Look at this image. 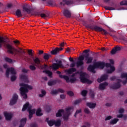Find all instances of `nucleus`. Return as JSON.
I'll return each mask as SVG.
<instances>
[{"label":"nucleus","instance_id":"49530a36","mask_svg":"<svg viewBox=\"0 0 127 127\" xmlns=\"http://www.w3.org/2000/svg\"><path fill=\"white\" fill-rule=\"evenodd\" d=\"M4 60L6 62H8V63H12V60H11V59H9V58L5 57Z\"/></svg>","mask_w":127,"mask_h":127},{"label":"nucleus","instance_id":"39448f33","mask_svg":"<svg viewBox=\"0 0 127 127\" xmlns=\"http://www.w3.org/2000/svg\"><path fill=\"white\" fill-rule=\"evenodd\" d=\"M32 108V106H29V103L27 102L24 105L23 108L22 109V112H24V111H26L28 109V112L29 114L31 115H33L36 111L35 109H31Z\"/></svg>","mask_w":127,"mask_h":127},{"label":"nucleus","instance_id":"0eeeda50","mask_svg":"<svg viewBox=\"0 0 127 127\" xmlns=\"http://www.w3.org/2000/svg\"><path fill=\"white\" fill-rule=\"evenodd\" d=\"M121 83H122V80L121 79H118V81L117 82L114 83L111 85V89H120V88L122 87V84H121Z\"/></svg>","mask_w":127,"mask_h":127},{"label":"nucleus","instance_id":"c9c22d12","mask_svg":"<svg viewBox=\"0 0 127 127\" xmlns=\"http://www.w3.org/2000/svg\"><path fill=\"white\" fill-rule=\"evenodd\" d=\"M41 17H42V18H44V17H48L49 16V13H43V12H41Z\"/></svg>","mask_w":127,"mask_h":127},{"label":"nucleus","instance_id":"ea45409f","mask_svg":"<svg viewBox=\"0 0 127 127\" xmlns=\"http://www.w3.org/2000/svg\"><path fill=\"white\" fill-rule=\"evenodd\" d=\"M41 94H42L39 95V97L40 98H43V97H44V96H45V95H46V91H45V90H42Z\"/></svg>","mask_w":127,"mask_h":127},{"label":"nucleus","instance_id":"20e7f679","mask_svg":"<svg viewBox=\"0 0 127 127\" xmlns=\"http://www.w3.org/2000/svg\"><path fill=\"white\" fill-rule=\"evenodd\" d=\"M10 72L12 75L11 76V82H14V81H15L16 80V76H15V75H16V72H15V70H14V68L13 67L7 68L5 73L7 78H8V77H9Z\"/></svg>","mask_w":127,"mask_h":127},{"label":"nucleus","instance_id":"0e129e2a","mask_svg":"<svg viewBox=\"0 0 127 127\" xmlns=\"http://www.w3.org/2000/svg\"><path fill=\"white\" fill-rule=\"evenodd\" d=\"M105 67H107V68L110 67H113V65L110 63H105Z\"/></svg>","mask_w":127,"mask_h":127},{"label":"nucleus","instance_id":"cd10ccee","mask_svg":"<svg viewBox=\"0 0 127 127\" xmlns=\"http://www.w3.org/2000/svg\"><path fill=\"white\" fill-rule=\"evenodd\" d=\"M77 71V69L75 67H72L67 70V73L68 74H72V73H74V72H76Z\"/></svg>","mask_w":127,"mask_h":127},{"label":"nucleus","instance_id":"58836bf2","mask_svg":"<svg viewBox=\"0 0 127 127\" xmlns=\"http://www.w3.org/2000/svg\"><path fill=\"white\" fill-rule=\"evenodd\" d=\"M83 65H84V62L78 61L76 63L77 67H80V66H83Z\"/></svg>","mask_w":127,"mask_h":127},{"label":"nucleus","instance_id":"de8ad7c7","mask_svg":"<svg viewBox=\"0 0 127 127\" xmlns=\"http://www.w3.org/2000/svg\"><path fill=\"white\" fill-rule=\"evenodd\" d=\"M42 11H36L34 12V15H36L37 16H39L41 15Z\"/></svg>","mask_w":127,"mask_h":127},{"label":"nucleus","instance_id":"69168bd1","mask_svg":"<svg viewBox=\"0 0 127 127\" xmlns=\"http://www.w3.org/2000/svg\"><path fill=\"white\" fill-rule=\"evenodd\" d=\"M73 3V1L72 0H68L66 2V3H65V4H66V5H70V4H72Z\"/></svg>","mask_w":127,"mask_h":127},{"label":"nucleus","instance_id":"393cba45","mask_svg":"<svg viewBox=\"0 0 127 127\" xmlns=\"http://www.w3.org/2000/svg\"><path fill=\"white\" fill-rule=\"evenodd\" d=\"M62 114H64V110L63 109L59 110L58 113L56 114L57 118H60V117H62Z\"/></svg>","mask_w":127,"mask_h":127},{"label":"nucleus","instance_id":"f8f14e48","mask_svg":"<svg viewBox=\"0 0 127 127\" xmlns=\"http://www.w3.org/2000/svg\"><path fill=\"white\" fill-rule=\"evenodd\" d=\"M63 13L65 17L67 18H70L71 17V11L68 9H64L63 12Z\"/></svg>","mask_w":127,"mask_h":127},{"label":"nucleus","instance_id":"7c9ffc66","mask_svg":"<svg viewBox=\"0 0 127 127\" xmlns=\"http://www.w3.org/2000/svg\"><path fill=\"white\" fill-rule=\"evenodd\" d=\"M48 4L51 6H56V3L53 0H49L48 1Z\"/></svg>","mask_w":127,"mask_h":127},{"label":"nucleus","instance_id":"f704fd0d","mask_svg":"<svg viewBox=\"0 0 127 127\" xmlns=\"http://www.w3.org/2000/svg\"><path fill=\"white\" fill-rule=\"evenodd\" d=\"M118 121H119L118 119L115 118L110 121V125H116Z\"/></svg>","mask_w":127,"mask_h":127},{"label":"nucleus","instance_id":"c03bdc74","mask_svg":"<svg viewBox=\"0 0 127 127\" xmlns=\"http://www.w3.org/2000/svg\"><path fill=\"white\" fill-rule=\"evenodd\" d=\"M87 94H88V91L87 90H82L81 91V95L83 97H86L87 96Z\"/></svg>","mask_w":127,"mask_h":127},{"label":"nucleus","instance_id":"4be33fe9","mask_svg":"<svg viewBox=\"0 0 127 127\" xmlns=\"http://www.w3.org/2000/svg\"><path fill=\"white\" fill-rule=\"evenodd\" d=\"M108 85V84L107 82L101 83L99 86V90H105V89H106V87H107Z\"/></svg>","mask_w":127,"mask_h":127},{"label":"nucleus","instance_id":"6e6552de","mask_svg":"<svg viewBox=\"0 0 127 127\" xmlns=\"http://www.w3.org/2000/svg\"><path fill=\"white\" fill-rule=\"evenodd\" d=\"M17 100H18V95L15 93L13 95L12 98L10 101V106H13V105H15L17 102Z\"/></svg>","mask_w":127,"mask_h":127},{"label":"nucleus","instance_id":"4468645a","mask_svg":"<svg viewBox=\"0 0 127 127\" xmlns=\"http://www.w3.org/2000/svg\"><path fill=\"white\" fill-rule=\"evenodd\" d=\"M95 66L96 68L104 69L105 68V63L103 62H97L95 64Z\"/></svg>","mask_w":127,"mask_h":127},{"label":"nucleus","instance_id":"5fc2aeb1","mask_svg":"<svg viewBox=\"0 0 127 127\" xmlns=\"http://www.w3.org/2000/svg\"><path fill=\"white\" fill-rule=\"evenodd\" d=\"M28 55L30 56H31V57H33V52L32 51V50H29L28 51Z\"/></svg>","mask_w":127,"mask_h":127},{"label":"nucleus","instance_id":"6e6d98bb","mask_svg":"<svg viewBox=\"0 0 127 127\" xmlns=\"http://www.w3.org/2000/svg\"><path fill=\"white\" fill-rule=\"evenodd\" d=\"M84 59H85V57H84L83 56H81L80 57H79V58H78V61H81V62H84Z\"/></svg>","mask_w":127,"mask_h":127},{"label":"nucleus","instance_id":"680f3d73","mask_svg":"<svg viewBox=\"0 0 127 127\" xmlns=\"http://www.w3.org/2000/svg\"><path fill=\"white\" fill-rule=\"evenodd\" d=\"M68 1V0H63V2H60V4L61 5H65V4H66V3H67V1Z\"/></svg>","mask_w":127,"mask_h":127},{"label":"nucleus","instance_id":"a18cd8bd","mask_svg":"<svg viewBox=\"0 0 127 127\" xmlns=\"http://www.w3.org/2000/svg\"><path fill=\"white\" fill-rule=\"evenodd\" d=\"M45 110L47 113H49L51 111V106L47 105L45 107Z\"/></svg>","mask_w":127,"mask_h":127},{"label":"nucleus","instance_id":"9d476101","mask_svg":"<svg viewBox=\"0 0 127 127\" xmlns=\"http://www.w3.org/2000/svg\"><path fill=\"white\" fill-rule=\"evenodd\" d=\"M90 54L84 55L86 64H91L93 62V57H89Z\"/></svg>","mask_w":127,"mask_h":127},{"label":"nucleus","instance_id":"a211bd4d","mask_svg":"<svg viewBox=\"0 0 127 127\" xmlns=\"http://www.w3.org/2000/svg\"><path fill=\"white\" fill-rule=\"evenodd\" d=\"M20 78L21 81L24 82L25 83H28L29 80H28V78L27 77V75H26L25 74L22 73L20 76Z\"/></svg>","mask_w":127,"mask_h":127},{"label":"nucleus","instance_id":"aec40b11","mask_svg":"<svg viewBox=\"0 0 127 127\" xmlns=\"http://www.w3.org/2000/svg\"><path fill=\"white\" fill-rule=\"evenodd\" d=\"M86 106L90 109H95L97 106V104L96 103L87 102L86 103Z\"/></svg>","mask_w":127,"mask_h":127},{"label":"nucleus","instance_id":"e433bc0d","mask_svg":"<svg viewBox=\"0 0 127 127\" xmlns=\"http://www.w3.org/2000/svg\"><path fill=\"white\" fill-rule=\"evenodd\" d=\"M26 121H27L26 118L22 119L20 120V124L22 125V126H25V124H26Z\"/></svg>","mask_w":127,"mask_h":127},{"label":"nucleus","instance_id":"2f4dec72","mask_svg":"<svg viewBox=\"0 0 127 127\" xmlns=\"http://www.w3.org/2000/svg\"><path fill=\"white\" fill-rule=\"evenodd\" d=\"M70 115H71V113H69L68 112L65 113L63 116L64 120V121H68V119H69V116H70Z\"/></svg>","mask_w":127,"mask_h":127},{"label":"nucleus","instance_id":"2eb2a0df","mask_svg":"<svg viewBox=\"0 0 127 127\" xmlns=\"http://www.w3.org/2000/svg\"><path fill=\"white\" fill-rule=\"evenodd\" d=\"M109 75L106 74H104L103 75L101 76L100 78H98L97 81L98 83H102L103 81H106V80H108V78Z\"/></svg>","mask_w":127,"mask_h":127},{"label":"nucleus","instance_id":"5701e85b","mask_svg":"<svg viewBox=\"0 0 127 127\" xmlns=\"http://www.w3.org/2000/svg\"><path fill=\"white\" fill-rule=\"evenodd\" d=\"M4 116L6 121H10V120H11V118H12V115L9 113H7V112H5L4 113Z\"/></svg>","mask_w":127,"mask_h":127},{"label":"nucleus","instance_id":"f257e3e1","mask_svg":"<svg viewBox=\"0 0 127 127\" xmlns=\"http://www.w3.org/2000/svg\"><path fill=\"white\" fill-rule=\"evenodd\" d=\"M7 39L8 38H4L3 40L4 42L1 43V47H2V44H3L4 47L7 49V52L10 53V54H15V55H18L19 57L23 59V60H25V61H27V57L24 56L23 54H25V51L22 50V49H19V50H17V49H15L14 47H13L11 45L9 44H7Z\"/></svg>","mask_w":127,"mask_h":127},{"label":"nucleus","instance_id":"f03ea898","mask_svg":"<svg viewBox=\"0 0 127 127\" xmlns=\"http://www.w3.org/2000/svg\"><path fill=\"white\" fill-rule=\"evenodd\" d=\"M20 92L21 97H23V99H26L27 98V94L26 93H28V90H32V86L28 84H26L23 83H20Z\"/></svg>","mask_w":127,"mask_h":127},{"label":"nucleus","instance_id":"4c0bfd02","mask_svg":"<svg viewBox=\"0 0 127 127\" xmlns=\"http://www.w3.org/2000/svg\"><path fill=\"white\" fill-rule=\"evenodd\" d=\"M56 127H60L61 126V120H58L57 121H55V124Z\"/></svg>","mask_w":127,"mask_h":127},{"label":"nucleus","instance_id":"1a4fd4ad","mask_svg":"<svg viewBox=\"0 0 127 127\" xmlns=\"http://www.w3.org/2000/svg\"><path fill=\"white\" fill-rule=\"evenodd\" d=\"M119 115H117V118L118 119H123L124 118V119H127V116L124 115V113H125V109L123 108H120L118 111Z\"/></svg>","mask_w":127,"mask_h":127},{"label":"nucleus","instance_id":"37998d69","mask_svg":"<svg viewBox=\"0 0 127 127\" xmlns=\"http://www.w3.org/2000/svg\"><path fill=\"white\" fill-rule=\"evenodd\" d=\"M51 95H52L53 96L54 95H57L58 94V90H53L51 91Z\"/></svg>","mask_w":127,"mask_h":127},{"label":"nucleus","instance_id":"473e14b6","mask_svg":"<svg viewBox=\"0 0 127 127\" xmlns=\"http://www.w3.org/2000/svg\"><path fill=\"white\" fill-rule=\"evenodd\" d=\"M43 73H47L50 78H52V75H53L52 71H51L50 70H43Z\"/></svg>","mask_w":127,"mask_h":127},{"label":"nucleus","instance_id":"c756f323","mask_svg":"<svg viewBox=\"0 0 127 127\" xmlns=\"http://www.w3.org/2000/svg\"><path fill=\"white\" fill-rule=\"evenodd\" d=\"M56 84H57V80H51L49 81L48 82V86H54V85H56Z\"/></svg>","mask_w":127,"mask_h":127},{"label":"nucleus","instance_id":"dca6fc26","mask_svg":"<svg viewBox=\"0 0 127 127\" xmlns=\"http://www.w3.org/2000/svg\"><path fill=\"white\" fill-rule=\"evenodd\" d=\"M96 68L97 67H96V66H95V64H94L93 65L90 64L88 65L87 67V70L89 71V72H91L92 73H94L95 74V73H96V70H95Z\"/></svg>","mask_w":127,"mask_h":127},{"label":"nucleus","instance_id":"13d9d810","mask_svg":"<svg viewBox=\"0 0 127 127\" xmlns=\"http://www.w3.org/2000/svg\"><path fill=\"white\" fill-rule=\"evenodd\" d=\"M67 95L70 96V97H73L74 96V93L72 92V91H68L67 92Z\"/></svg>","mask_w":127,"mask_h":127},{"label":"nucleus","instance_id":"f3484780","mask_svg":"<svg viewBox=\"0 0 127 127\" xmlns=\"http://www.w3.org/2000/svg\"><path fill=\"white\" fill-rule=\"evenodd\" d=\"M57 74L59 75V77L61 78V79H64L65 80L66 82H69V77L68 76L61 74V72L59 71H57Z\"/></svg>","mask_w":127,"mask_h":127},{"label":"nucleus","instance_id":"7ed1b4c3","mask_svg":"<svg viewBox=\"0 0 127 127\" xmlns=\"http://www.w3.org/2000/svg\"><path fill=\"white\" fill-rule=\"evenodd\" d=\"M85 27L87 28H89L90 29H92V30H95L97 32H104V35H107L108 34V32L106 30L103 29L101 27H100L98 25H92L91 24H87L85 25Z\"/></svg>","mask_w":127,"mask_h":127},{"label":"nucleus","instance_id":"423d86ee","mask_svg":"<svg viewBox=\"0 0 127 127\" xmlns=\"http://www.w3.org/2000/svg\"><path fill=\"white\" fill-rule=\"evenodd\" d=\"M62 67H63V64H62V61H60L58 63H53L51 66V68L55 71L58 70L59 67L61 68Z\"/></svg>","mask_w":127,"mask_h":127},{"label":"nucleus","instance_id":"a878e982","mask_svg":"<svg viewBox=\"0 0 127 127\" xmlns=\"http://www.w3.org/2000/svg\"><path fill=\"white\" fill-rule=\"evenodd\" d=\"M51 55L48 54V53H44V56H43V59L45 60V61H47V60H49V58H51Z\"/></svg>","mask_w":127,"mask_h":127},{"label":"nucleus","instance_id":"79ce46f5","mask_svg":"<svg viewBox=\"0 0 127 127\" xmlns=\"http://www.w3.org/2000/svg\"><path fill=\"white\" fill-rule=\"evenodd\" d=\"M54 124H55V121L54 120H50L48 122V125H49L50 127H52L54 126Z\"/></svg>","mask_w":127,"mask_h":127},{"label":"nucleus","instance_id":"72a5a7b5","mask_svg":"<svg viewBox=\"0 0 127 127\" xmlns=\"http://www.w3.org/2000/svg\"><path fill=\"white\" fill-rule=\"evenodd\" d=\"M36 115L37 117H41V116H43V114L41 113V109L39 108L36 112Z\"/></svg>","mask_w":127,"mask_h":127},{"label":"nucleus","instance_id":"09e8293b","mask_svg":"<svg viewBox=\"0 0 127 127\" xmlns=\"http://www.w3.org/2000/svg\"><path fill=\"white\" fill-rule=\"evenodd\" d=\"M120 5H127V0L122 1L120 2Z\"/></svg>","mask_w":127,"mask_h":127},{"label":"nucleus","instance_id":"864d4df0","mask_svg":"<svg viewBox=\"0 0 127 127\" xmlns=\"http://www.w3.org/2000/svg\"><path fill=\"white\" fill-rule=\"evenodd\" d=\"M81 102H82V100L81 99H79L75 100L74 102V105H78V104H80V103H81Z\"/></svg>","mask_w":127,"mask_h":127},{"label":"nucleus","instance_id":"a19ab883","mask_svg":"<svg viewBox=\"0 0 127 127\" xmlns=\"http://www.w3.org/2000/svg\"><path fill=\"white\" fill-rule=\"evenodd\" d=\"M76 80L77 79H76V77H73V78H70V79H69V77H68V82H66V83H69V82H70V83H75Z\"/></svg>","mask_w":127,"mask_h":127},{"label":"nucleus","instance_id":"3c124183","mask_svg":"<svg viewBox=\"0 0 127 127\" xmlns=\"http://www.w3.org/2000/svg\"><path fill=\"white\" fill-rule=\"evenodd\" d=\"M81 112H82V110L81 109L76 110L74 114V117L77 118V115H78V114H80V113H81Z\"/></svg>","mask_w":127,"mask_h":127},{"label":"nucleus","instance_id":"338daca9","mask_svg":"<svg viewBox=\"0 0 127 127\" xmlns=\"http://www.w3.org/2000/svg\"><path fill=\"white\" fill-rule=\"evenodd\" d=\"M112 119H113V117L109 116L105 118V121H110V120H112Z\"/></svg>","mask_w":127,"mask_h":127},{"label":"nucleus","instance_id":"6ab92c4d","mask_svg":"<svg viewBox=\"0 0 127 127\" xmlns=\"http://www.w3.org/2000/svg\"><path fill=\"white\" fill-rule=\"evenodd\" d=\"M23 9L24 11H26L27 13H30V12H31L30 9H29V5L28 4H25L23 6Z\"/></svg>","mask_w":127,"mask_h":127},{"label":"nucleus","instance_id":"603ef678","mask_svg":"<svg viewBox=\"0 0 127 127\" xmlns=\"http://www.w3.org/2000/svg\"><path fill=\"white\" fill-rule=\"evenodd\" d=\"M89 95L92 99H94L95 97V93L92 90H90Z\"/></svg>","mask_w":127,"mask_h":127},{"label":"nucleus","instance_id":"8fccbe9b","mask_svg":"<svg viewBox=\"0 0 127 127\" xmlns=\"http://www.w3.org/2000/svg\"><path fill=\"white\" fill-rule=\"evenodd\" d=\"M4 42V40H3V37L0 36V48H1V43Z\"/></svg>","mask_w":127,"mask_h":127},{"label":"nucleus","instance_id":"4d7b16f0","mask_svg":"<svg viewBox=\"0 0 127 127\" xmlns=\"http://www.w3.org/2000/svg\"><path fill=\"white\" fill-rule=\"evenodd\" d=\"M84 112L85 114H87L88 115L91 113V111H90V110L88 108L84 109Z\"/></svg>","mask_w":127,"mask_h":127},{"label":"nucleus","instance_id":"bb28decb","mask_svg":"<svg viewBox=\"0 0 127 127\" xmlns=\"http://www.w3.org/2000/svg\"><path fill=\"white\" fill-rule=\"evenodd\" d=\"M115 71H116V68H115V66H111L110 69L107 70V73L108 74H112V73H113V72H115Z\"/></svg>","mask_w":127,"mask_h":127},{"label":"nucleus","instance_id":"9b49d317","mask_svg":"<svg viewBox=\"0 0 127 127\" xmlns=\"http://www.w3.org/2000/svg\"><path fill=\"white\" fill-rule=\"evenodd\" d=\"M62 50H63V48L62 47L60 48H56L51 52V54L52 55H57V54H59L60 51H62Z\"/></svg>","mask_w":127,"mask_h":127},{"label":"nucleus","instance_id":"bf43d9fd","mask_svg":"<svg viewBox=\"0 0 127 127\" xmlns=\"http://www.w3.org/2000/svg\"><path fill=\"white\" fill-rule=\"evenodd\" d=\"M72 109H73V108L72 107H68L67 108L65 109V111H66V113H68L69 114H71V113L70 112H71V110H72Z\"/></svg>","mask_w":127,"mask_h":127},{"label":"nucleus","instance_id":"e2e57ef3","mask_svg":"<svg viewBox=\"0 0 127 127\" xmlns=\"http://www.w3.org/2000/svg\"><path fill=\"white\" fill-rule=\"evenodd\" d=\"M121 77L122 79H124V78H126L127 79V73H121Z\"/></svg>","mask_w":127,"mask_h":127},{"label":"nucleus","instance_id":"b1692460","mask_svg":"<svg viewBox=\"0 0 127 127\" xmlns=\"http://www.w3.org/2000/svg\"><path fill=\"white\" fill-rule=\"evenodd\" d=\"M31 58H32V59H33L35 64H36V65H40V63H41V61H40L39 58H36L35 59H34V57H31Z\"/></svg>","mask_w":127,"mask_h":127},{"label":"nucleus","instance_id":"774afa93","mask_svg":"<svg viewBox=\"0 0 127 127\" xmlns=\"http://www.w3.org/2000/svg\"><path fill=\"white\" fill-rule=\"evenodd\" d=\"M30 127H37L38 126H37V124L36 123H32L31 125H30Z\"/></svg>","mask_w":127,"mask_h":127},{"label":"nucleus","instance_id":"052dcab7","mask_svg":"<svg viewBox=\"0 0 127 127\" xmlns=\"http://www.w3.org/2000/svg\"><path fill=\"white\" fill-rule=\"evenodd\" d=\"M29 68L32 71H34V70H36V67H35V66L34 65H31L29 66Z\"/></svg>","mask_w":127,"mask_h":127},{"label":"nucleus","instance_id":"c85d7f7f","mask_svg":"<svg viewBox=\"0 0 127 127\" xmlns=\"http://www.w3.org/2000/svg\"><path fill=\"white\" fill-rule=\"evenodd\" d=\"M15 14L18 17H21L22 16V13H21V10L19 9H17L15 11Z\"/></svg>","mask_w":127,"mask_h":127},{"label":"nucleus","instance_id":"ddd939ff","mask_svg":"<svg viewBox=\"0 0 127 127\" xmlns=\"http://www.w3.org/2000/svg\"><path fill=\"white\" fill-rule=\"evenodd\" d=\"M80 81L82 83H89V82H90V80L85 77V73L81 72L80 73Z\"/></svg>","mask_w":127,"mask_h":127},{"label":"nucleus","instance_id":"412c9836","mask_svg":"<svg viewBox=\"0 0 127 127\" xmlns=\"http://www.w3.org/2000/svg\"><path fill=\"white\" fill-rule=\"evenodd\" d=\"M121 47L116 46L115 47V48L113 49L112 51H111V54H112V55H114L118 52V51H120L121 50Z\"/></svg>","mask_w":127,"mask_h":127}]
</instances>
